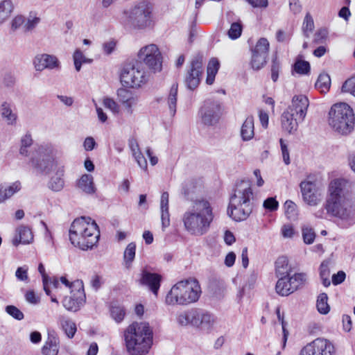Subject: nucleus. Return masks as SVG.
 <instances>
[{
    "label": "nucleus",
    "instance_id": "4d7b16f0",
    "mask_svg": "<svg viewBox=\"0 0 355 355\" xmlns=\"http://www.w3.org/2000/svg\"><path fill=\"white\" fill-rule=\"evenodd\" d=\"M24 23H25V17L23 15H17L12 20L11 28L14 31H15L19 28L23 29Z\"/></svg>",
    "mask_w": 355,
    "mask_h": 355
},
{
    "label": "nucleus",
    "instance_id": "6ab92c4d",
    "mask_svg": "<svg viewBox=\"0 0 355 355\" xmlns=\"http://www.w3.org/2000/svg\"><path fill=\"white\" fill-rule=\"evenodd\" d=\"M309 104V99L306 96L295 95L293 97L291 105L287 110L294 112L295 116L299 117V121H302L306 115Z\"/></svg>",
    "mask_w": 355,
    "mask_h": 355
},
{
    "label": "nucleus",
    "instance_id": "6e6d98bb",
    "mask_svg": "<svg viewBox=\"0 0 355 355\" xmlns=\"http://www.w3.org/2000/svg\"><path fill=\"white\" fill-rule=\"evenodd\" d=\"M263 207L270 211H274L278 209L279 202L276 200L275 198L269 197L264 200Z\"/></svg>",
    "mask_w": 355,
    "mask_h": 355
},
{
    "label": "nucleus",
    "instance_id": "58836bf2",
    "mask_svg": "<svg viewBox=\"0 0 355 355\" xmlns=\"http://www.w3.org/2000/svg\"><path fill=\"white\" fill-rule=\"evenodd\" d=\"M328 296L326 293H320L317 299L316 306L319 313L327 314L329 312L330 307L327 303Z\"/></svg>",
    "mask_w": 355,
    "mask_h": 355
},
{
    "label": "nucleus",
    "instance_id": "72a5a7b5",
    "mask_svg": "<svg viewBox=\"0 0 355 355\" xmlns=\"http://www.w3.org/2000/svg\"><path fill=\"white\" fill-rule=\"evenodd\" d=\"M331 86V78L328 73H320L315 84V87L318 89L321 93H327Z\"/></svg>",
    "mask_w": 355,
    "mask_h": 355
},
{
    "label": "nucleus",
    "instance_id": "0e129e2a",
    "mask_svg": "<svg viewBox=\"0 0 355 355\" xmlns=\"http://www.w3.org/2000/svg\"><path fill=\"white\" fill-rule=\"evenodd\" d=\"M96 145V143L94 139L92 137H86L83 143L84 148L87 151L92 150L95 148Z\"/></svg>",
    "mask_w": 355,
    "mask_h": 355
},
{
    "label": "nucleus",
    "instance_id": "9b49d317",
    "mask_svg": "<svg viewBox=\"0 0 355 355\" xmlns=\"http://www.w3.org/2000/svg\"><path fill=\"white\" fill-rule=\"evenodd\" d=\"M138 58L154 72L161 71L162 57L157 45L153 44L141 48L138 53Z\"/></svg>",
    "mask_w": 355,
    "mask_h": 355
},
{
    "label": "nucleus",
    "instance_id": "37998d69",
    "mask_svg": "<svg viewBox=\"0 0 355 355\" xmlns=\"http://www.w3.org/2000/svg\"><path fill=\"white\" fill-rule=\"evenodd\" d=\"M62 328L68 338H72L77 330L75 322L70 320L62 319L60 320Z\"/></svg>",
    "mask_w": 355,
    "mask_h": 355
},
{
    "label": "nucleus",
    "instance_id": "2f4dec72",
    "mask_svg": "<svg viewBox=\"0 0 355 355\" xmlns=\"http://www.w3.org/2000/svg\"><path fill=\"white\" fill-rule=\"evenodd\" d=\"M288 284H290V279L287 277L279 278L275 286L276 292L282 296H288L293 293L294 291L290 289L291 285L290 286Z\"/></svg>",
    "mask_w": 355,
    "mask_h": 355
},
{
    "label": "nucleus",
    "instance_id": "e433bc0d",
    "mask_svg": "<svg viewBox=\"0 0 355 355\" xmlns=\"http://www.w3.org/2000/svg\"><path fill=\"white\" fill-rule=\"evenodd\" d=\"M110 315L116 322H120L125 315V309L123 306L113 302L110 306Z\"/></svg>",
    "mask_w": 355,
    "mask_h": 355
},
{
    "label": "nucleus",
    "instance_id": "bb28decb",
    "mask_svg": "<svg viewBox=\"0 0 355 355\" xmlns=\"http://www.w3.org/2000/svg\"><path fill=\"white\" fill-rule=\"evenodd\" d=\"M291 272V267L288 264V260L286 257H280L275 261V274L279 278L286 277Z\"/></svg>",
    "mask_w": 355,
    "mask_h": 355
},
{
    "label": "nucleus",
    "instance_id": "aec40b11",
    "mask_svg": "<svg viewBox=\"0 0 355 355\" xmlns=\"http://www.w3.org/2000/svg\"><path fill=\"white\" fill-rule=\"evenodd\" d=\"M214 322V316L210 313L203 310L194 309L193 326L200 327L202 330H209L213 327Z\"/></svg>",
    "mask_w": 355,
    "mask_h": 355
},
{
    "label": "nucleus",
    "instance_id": "de8ad7c7",
    "mask_svg": "<svg viewBox=\"0 0 355 355\" xmlns=\"http://www.w3.org/2000/svg\"><path fill=\"white\" fill-rule=\"evenodd\" d=\"M33 144V139L31 134L27 133L23 136L21 139V146L19 149V153L21 155L27 156L28 147H31Z\"/></svg>",
    "mask_w": 355,
    "mask_h": 355
},
{
    "label": "nucleus",
    "instance_id": "20e7f679",
    "mask_svg": "<svg viewBox=\"0 0 355 355\" xmlns=\"http://www.w3.org/2000/svg\"><path fill=\"white\" fill-rule=\"evenodd\" d=\"M252 198L253 192L250 182L241 180L237 182L230 198L228 215L235 221L247 219L252 211L253 207L250 202Z\"/></svg>",
    "mask_w": 355,
    "mask_h": 355
},
{
    "label": "nucleus",
    "instance_id": "dca6fc26",
    "mask_svg": "<svg viewBox=\"0 0 355 355\" xmlns=\"http://www.w3.org/2000/svg\"><path fill=\"white\" fill-rule=\"evenodd\" d=\"M269 51V42L267 39L262 37L258 40L252 51L251 65L255 70L261 69L267 62Z\"/></svg>",
    "mask_w": 355,
    "mask_h": 355
},
{
    "label": "nucleus",
    "instance_id": "7c9ffc66",
    "mask_svg": "<svg viewBox=\"0 0 355 355\" xmlns=\"http://www.w3.org/2000/svg\"><path fill=\"white\" fill-rule=\"evenodd\" d=\"M13 10L14 5L11 0L0 1V25L10 17Z\"/></svg>",
    "mask_w": 355,
    "mask_h": 355
},
{
    "label": "nucleus",
    "instance_id": "3c124183",
    "mask_svg": "<svg viewBox=\"0 0 355 355\" xmlns=\"http://www.w3.org/2000/svg\"><path fill=\"white\" fill-rule=\"evenodd\" d=\"M276 314L278 318V320L281 322L282 331H283V338H282V347L284 348L286 347V341L288 336V331L286 329V323L284 320V315L281 314L279 307H277L276 309Z\"/></svg>",
    "mask_w": 355,
    "mask_h": 355
},
{
    "label": "nucleus",
    "instance_id": "5701e85b",
    "mask_svg": "<svg viewBox=\"0 0 355 355\" xmlns=\"http://www.w3.org/2000/svg\"><path fill=\"white\" fill-rule=\"evenodd\" d=\"M33 240V234L31 230L24 225H21L16 230L15 237L12 240V244L17 246L19 244H28Z\"/></svg>",
    "mask_w": 355,
    "mask_h": 355
},
{
    "label": "nucleus",
    "instance_id": "bf43d9fd",
    "mask_svg": "<svg viewBox=\"0 0 355 355\" xmlns=\"http://www.w3.org/2000/svg\"><path fill=\"white\" fill-rule=\"evenodd\" d=\"M280 63L277 60V58H274L272 62L271 66V78L274 82H276L279 78V72L280 70Z\"/></svg>",
    "mask_w": 355,
    "mask_h": 355
},
{
    "label": "nucleus",
    "instance_id": "7ed1b4c3",
    "mask_svg": "<svg viewBox=\"0 0 355 355\" xmlns=\"http://www.w3.org/2000/svg\"><path fill=\"white\" fill-rule=\"evenodd\" d=\"M69 240L73 245L83 250L92 249L98 242L100 230L90 217L81 216L73 220L69 230Z\"/></svg>",
    "mask_w": 355,
    "mask_h": 355
},
{
    "label": "nucleus",
    "instance_id": "ddd939ff",
    "mask_svg": "<svg viewBox=\"0 0 355 355\" xmlns=\"http://www.w3.org/2000/svg\"><path fill=\"white\" fill-rule=\"evenodd\" d=\"M219 101L207 99L199 110V115L202 123L205 125H214L218 123L221 112Z\"/></svg>",
    "mask_w": 355,
    "mask_h": 355
},
{
    "label": "nucleus",
    "instance_id": "338daca9",
    "mask_svg": "<svg viewBox=\"0 0 355 355\" xmlns=\"http://www.w3.org/2000/svg\"><path fill=\"white\" fill-rule=\"evenodd\" d=\"M27 268L24 267H19L15 272L16 277L20 281H26L28 279Z\"/></svg>",
    "mask_w": 355,
    "mask_h": 355
},
{
    "label": "nucleus",
    "instance_id": "f704fd0d",
    "mask_svg": "<svg viewBox=\"0 0 355 355\" xmlns=\"http://www.w3.org/2000/svg\"><path fill=\"white\" fill-rule=\"evenodd\" d=\"M1 112L8 125H14L16 123L17 114L12 112L10 104L3 102L1 105Z\"/></svg>",
    "mask_w": 355,
    "mask_h": 355
},
{
    "label": "nucleus",
    "instance_id": "c03bdc74",
    "mask_svg": "<svg viewBox=\"0 0 355 355\" xmlns=\"http://www.w3.org/2000/svg\"><path fill=\"white\" fill-rule=\"evenodd\" d=\"M40 22V18L37 17L35 14L30 12L27 19L25 18V23L23 27L24 33L32 31Z\"/></svg>",
    "mask_w": 355,
    "mask_h": 355
},
{
    "label": "nucleus",
    "instance_id": "a19ab883",
    "mask_svg": "<svg viewBox=\"0 0 355 355\" xmlns=\"http://www.w3.org/2000/svg\"><path fill=\"white\" fill-rule=\"evenodd\" d=\"M306 275L304 273H295L293 276L289 277L290 286L291 285V291H297L305 282Z\"/></svg>",
    "mask_w": 355,
    "mask_h": 355
},
{
    "label": "nucleus",
    "instance_id": "a18cd8bd",
    "mask_svg": "<svg viewBox=\"0 0 355 355\" xmlns=\"http://www.w3.org/2000/svg\"><path fill=\"white\" fill-rule=\"evenodd\" d=\"M285 213L290 220H295L297 216V205L291 200H286L284 203Z\"/></svg>",
    "mask_w": 355,
    "mask_h": 355
},
{
    "label": "nucleus",
    "instance_id": "864d4df0",
    "mask_svg": "<svg viewBox=\"0 0 355 355\" xmlns=\"http://www.w3.org/2000/svg\"><path fill=\"white\" fill-rule=\"evenodd\" d=\"M302 237L306 244H311L315 240V233L312 228L306 227L302 228Z\"/></svg>",
    "mask_w": 355,
    "mask_h": 355
},
{
    "label": "nucleus",
    "instance_id": "13d9d810",
    "mask_svg": "<svg viewBox=\"0 0 355 355\" xmlns=\"http://www.w3.org/2000/svg\"><path fill=\"white\" fill-rule=\"evenodd\" d=\"M341 90L343 92H349L353 94L355 91V77L347 79L343 83Z\"/></svg>",
    "mask_w": 355,
    "mask_h": 355
},
{
    "label": "nucleus",
    "instance_id": "8fccbe9b",
    "mask_svg": "<svg viewBox=\"0 0 355 355\" xmlns=\"http://www.w3.org/2000/svg\"><path fill=\"white\" fill-rule=\"evenodd\" d=\"M63 187L64 180L60 176L58 175L52 177L49 182V189L54 191H60L62 189Z\"/></svg>",
    "mask_w": 355,
    "mask_h": 355
},
{
    "label": "nucleus",
    "instance_id": "5fc2aeb1",
    "mask_svg": "<svg viewBox=\"0 0 355 355\" xmlns=\"http://www.w3.org/2000/svg\"><path fill=\"white\" fill-rule=\"evenodd\" d=\"M20 189V183L19 182H15L12 184L10 185L8 187H3V192L4 197H6V199L10 198L14 193H15L17 191H18Z\"/></svg>",
    "mask_w": 355,
    "mask_h": 355
},
{
    "label": "nucleus",
    "instance_id": "f03ea898",
    "mask_svg": "<svg viewBox=\"0 0 355 355\" xmlns=\"http://www.w3.org/2000/svg\"><path fill=\"white\" fill-rule=\"evenodd\" d=\"M214 218L213 207L205 199H198L182 215L186 231L191 235L202 236L208 232Z\"/></svg>",
    "mask_w": 355,
    "mask_h": 355
},
{
    "label": "nucleus",
    "instance_id": "f3484780",
    "mask_svg": "<svg viewBox=\"0 0 355 355\" xmlns=\"http://www.w3.org/2000/svg\"><path fill=\"white\" fill-rule=\"evenodd\" d=\"M73 286H77V291L75 290L74 292L71 293V296L65 297L62 301V304L68 311L76 312L85 304V294L81 281L77 280Z\"/></svg>",
    "mask_w": 355,
    "mask_h": 355
},
{
    "label": "nucleus",
    "instance_id": "412c9836",
    "mask_svg": "<svg viewBox=\"0 0 355 355\" xmlns=\"http://www.w3.org/2000/svg\"><path fill=\"white\" fill-rule=\"evenodd\" d=\"M162 279V275L157 273L143 270L140 282L142 285L148 286L153 294L157 295Z\"/></svg>",
    "mask_w": 355,
    "mask_h": 355
},
{
    "label": "nucleus",
    "instance_id": "680f3d73",
    "mask_svg": "<svg viewBox=\"0 0 355 355\" xmlns=\"http://www.w3.org/2000/svg\"><path fill=\"white\" fill-rule=\"evenodd\" d=\"M103 103L106 108L110 110L113 113L119 112V105L112 98L106 97L103 99Z\"/></svg>",
    "mask_w": 355,
    "mask_h": 355
},
{
    "label": "nucleus",
    "instance_id": "052dcab7",
    "mask_svg": "<svg viewBox=\"0 0 355 355\" xmlns=\"http://www.w3.org/2000/svg\"><path fill=\"white\" fill-rule=\"evenodd\" d=\"M132 156L134 157L139 167L146 171L148 167L147 161L143 153L141 151H137V153H134Z\"/></svg>",
    "mask_w": 355,
    "mask_h": 355
},
{
    "label": "nucleus",
    "instance_id": "c756f323",
    "mask_svg": "<svg viewBox=\"0 0 355 355\" xmlns=\"http://www.w3.org/2000/svg\"><path fill=\"white\" fill-rule=\"evenodd\" d=\"M78 187L87 194H92L96 191L93 177L89 174H84L81 176L78 182Z\"/></svg>",
    "mask_w": 355,
    "mask_h": 355
},
{
    "label": "nucleus",
    "instance_id": "4c0bfd02",
    "mask_svg": "<svg viewBox=\"0 0 355 355\" xmlns=\"http://www.w3.org/2000/svg\"><path fill=\"white\" fill-rule=\"evenodd\" d=\"M73 59L76 70L79 71L82 64L92 62V59L87 58L80 49H76L73 55Z\"/></svg>",
    "mask_w": 355,
    "mask_h": 355
},
{
    "label": "nucleus",
    "instance_id": "79ce46f5",
    "mask_svg": "<svg viewBox=\"0 0 355 355\" xmlns=\"http://www.w3.org/2000/svg\"><path fill=\"white\" fill-rule=\"evenodd\" d=\"M330 270L329 268V261H324L322 262L320 266V276L322 282V284L327 287L331 284L329 280Z\"/></svg>",
    "mask_w": 355,
    "mask_h": 355
},
{
    "label": "nucleus",
    "instance_id": "c85d7f7f",
    "mask_svg": "<svg viewBox=\"0 0 355 355\" xmlns=\"http://www.w3.org/2000/svg\"><path fill=\"white\" fill-rule=\"evenodd\" d=\"M117 96L119 101L130 110L132 105L137 103V98L127 89L120 88L117 90Z\"/></svg>",
    "mask_w": 355,
    "mask_h": 355
},
{
    "label": "nucleus",
    "instance_id": "09e8293b",
    "mask_svg": "<svg viewBox=\"0 0 355 355\" xmlns=\"http://www.w3.org/2000/svg\"><path fill=\"white\" fill-rule=\"evenodd\" d=\"M314 28V22L313 17L310 13H306L302 26L304 34L306 37H309V33L312 32Z\"/></svg>",
    "mask_w": 355,
    "mask_h": 355
},
{
    "label": "nucleus",
    "instance_id": "0eeeda50",
    "mask_svg": "<svg viewBox=\"0 0 355 355\" xmlns=\"http://www.w3.org/2000/svg\"><path fill=\"white\" fill-rule=\"evenodd\" d=\"M329 124L336 132L347 135L354 130V114L348 104H334L329 112Z\"/></svg>",
    "mask_w": 355,
    "mask_h": 355
},
{
    "label": "nucleus",
    "instance_id": "f257e3e1",
    "mask_svg": "<svg viewBox=\"0 0 355 355\" xmlns=\"http://www.w3.org/2000/svg\"><path fill=\"white\" fill-rule=\"evenodd\" d=\"M345 185V181L340 179L330 183L324 207L328 215L338 218L345 227H349L355 224V203L346 197Z\"/></svg>",
    "mask_w": 355,
    "mask_h": 355
},
{
    "label": "nucleus",
    "instance_id": "f8f14e48",
    "mask_svg": "<svg viewBox=\"0 0 355 355\" xmlns=\"http://www.w3.org/2000/svg\"><path fill=\"white\" fill-rule=\"evenodd\" d=\"M203 64L202 54L198 53L193 56L184 78V83L188 89L193 90L200 84L204 71Z\"/></svg>",
    "mask_w": 355,
    "mask_h": 355
},
{
    "label": "nucleus",
    "instance_id": "39448f33",
    "mask_svg": "<svg viewBox=\"0 0 355 355\" xmlns=\"http://www.w3.org/2000/svg\"><path fill=\"white\" fill-rule=\"evenodd\" d=\"M124 338L130 355H144L150 347L153 333L148 323L133 322L125 329Z\"/></svg>",
    "mask_w": 355,
    "mask_h": 355
},
{
    "label": "nucleus",
    "instance_id": "c9c22d12",
    "mask_svg": "<svg viewBox=\"0 0 355 355\" xmlns=\"http://www.w3.org/2000/svg\"><path fill=\"white\" fill-rule=\"evenodd\" d=\"M136 245L135 243H130L123 253V259L125 266L129 268L131 266L132 262L133 261L135 257Z\"/></svg>",
    "mask_w": 355,
    "mask_h": 355
},
{
    "label": "nucleus",
    "instance_id": "393cba45",
    "mask_svg": "<svg viewBox=\"0 0 355 355\" xmlns=\"http://www.w3.org/2000/svg\"><path fill=\"white\" fill-rule=\"evenodd\" d=\"M168 193L163 192L160 199L161 220L162 228L164 229L170 225V214L168 211Z\"/></svg>",
    "mask_w": 355,
    "mask_h": 355
},
{
    "label": "nucleus",
    "instance_id": "e2e57ef3",
    "mask_svg": "<svg viewBox=\"0 0 355 355\" xmlns=\"http://www.w3.org/2000/svg\"><path fill=\"white\" fill-rule=\"evenodd\" d=\"M220 67V63L217 58H212L207 65V73H211L216 74Z\"/></svg>",
    "mask_w": 355,
    "mask_h": 355
},
{
    "label": "nucleus",
    "instance_id": "6e6552de",
    "mask_svg": "<svg viewBox=\"0 0 355 355\" xmlns=\"http://www.w3.org/2000/svg\"><path fill=\"white\" fill-rule=\"evenodd\" d=\"M153 8L150 3L141 1L130 10L123 11V23L135 29H144L153 23Z\"/></svg>",
    "mask_w": 355,
    "mask_h": 355
},
{
    "label": "nucleus",
    "instance_id": "cd10ccee",
    "mask_svg": "<svg viewBox=\"0 0 355 355\" xmlns=\"http://www.w3.org/2000/svg\"><path fill=\"white\" fill-rule=\"evenodd\" d=\"M254 135V119L252 116H248L241 128V136L243 141L251 140Z\"/></svg>",
    "mask_w": 355,
    "mask_h": 355
},
{
    "label": "nucleus",
    "instance_id": "ea45409f",
    "mask_svg": "<svg viewBox=\"0 0 355 355\" xmlns=\"http://www.w3.org/2000/svg\"><path fill=\"white\" fill-rule=\"evenodd\" d=\"M310 69L309 62L305 60H297L293 66V71L300 75H308Z\"/></svg>",
    "mask_w": 355,
    "mask_h": 355
},
{
    "label": "nucleus",
    "instance_id": "9d476101",
    "mask_svg": "<svg viewBox=\"0 0 355 355\" xmlns=\"http://www.w3.org/2000/svg\"><path fill=\"white\" fill-rule=\"evenodd\" d=\"M33 166L42 173H49L54 166L53 148L49 146H40L36 155L31 158Z\"/></svg>",
    "mask_w": 355,
    "mask_h": 355
},
{
    "label": "nucleus",
    "instance_id": "a211bd4d",
    "mask_svg": "<svg viewBox=\"0 0 355 355\" xmlns=\"http://www.w3.org/2000/svg\"><path fill=\"white\" fill-rule=\"evenodd\" d=\"M35 71H42L44 69L60 70L61 68L60 62L54 55L47 53L37 54L33 60Z\"/></svg>",
    "mask_w": 355,
    "mask_h": 355
},
{
    "label": "nucleus",
    "instance_id": "49530a36",
    "mask_svg": "<svg viewBox=\"0 0 355 355\" xmlns=\"http://www.w3.org/2000/svg\"><path fill=\"white\" fill-rule=\"evenodd\" d=\"M193 321H194V309L181 313L178 316V322L182 326L189 324L193 325Z\"/></svg>",
    "mask_w": 355,
    "mask_h": 355
},
{
    "label": "nucleus",
    "instance_id": "a878e982",
    "mask_svg": "<svg viewBox=\"0 0 355 355\" xmlns=\"http://www.w3.org/2000/svg\"><path fill=\"white\" fill-rule=\"evenodd\" d=\"M59 350V338L54 334H49L47 340L42 347L44 355H57Z\"/></svg>",
    "mask_w": 355,
    "mask_h": 355
},
{
    "label": "nucleus",
    "instance_id": "603ef678",
    "mask_svg": "<svg viewBox=\"0 0 355 355\" xmlns=\"http://www.w3.org/2000/svg\"><path fill=\"white\" fill-rule=\"evenodd\" d=\"M5 310L8 315L17 320H21L24 318V313L14 305L6 306Z\"/></svg>",
    "mask_w": 355,
    "mask_h": 355
},
{
    "label": "nucleus",
    "instance_id": "1a4fd4ad",
    "mask_svg": "<svg viewBox=\"0 0 355 355\" xmlns=\"http://www.w3.org/2000/svg\"><path fill=\"white\" fill-rule=\"evenodd\" d=\"M142 62L133 61L126 64L121 73V80L127 87H139L146 81Z\"/></svg>",
    "mask_w": 355,
    "mask_h": 355
},
{
    "label": "nucleus",
    "instance_id": "423d86ee",
    "mask_svg": "<svg viewBox=\"0 0 355 355\" xmlns=\"http://www.w3.org/2000/svg\"><path fill=\"white\" fill-rule=\"evenodd\" d=\"M201 294L196 279L189 278L176 283L167 293L165 302L168 305H187L198 300Z\"/></svg>",
    "mask_w": 355,
    "mask_h": 355
},
{
    "label": "nucleus",
    "instance_id": "4be33fe9",
    "mask_svg": "<svg viewBox=\"0 0 355 355\" xmlns=\"http://www.w3.org/2000/svg\"><path fill=\"white\" fill-rule=\"evenodd\" d=\"M227 19L230 24V28L227 31L228 37L232 40L238 39L243 31V24L241 19L236 18L234 14L231 12L227 14Z\"/></svg>",
    "mask_w": 355,
    "mask_h": 355
},
{
    "label": "nucleus",
    "instance_id": "69168bd1",
    "mask_svg": "<svg viewBox=\"0 0 355 355\" xmlns=\"http://www.w3.org/2000/svg\"><path fill=\"white\" fill-rule=\"evenodd\" d=\"M345 277L346 275L343 271H338L336 274L333 275L332 282L334 285L340 284L345 281Z\"/></svg>",
    "mask_w": 355,
    "mask_h": 355
},
{
    "label": "nucleus",
    "instance_id": "473e14b6",
    "mask_svg": "<svg viewBox=\"0 0 355 355\" xmlns=\"http://www.w3.org/2000/svg\"><path fill=\"white\" fill-rule=\"evenodd\" d=\"M178 88V83H173L170 89L169 94L168 96V105L170 114L172 116H174L176 113Z\"/></svg>",
    "mask_w": 355,
    "mask_h": 355
},
{
    "label": "nucleus",
    "instance_id": "4468645a",
    "mask_svg": "<svg viewBox=\"0 0 355 355\" xmlns=\"http://www.w3.org/2000/svg\"><path fill=\"white\" fill-rule=\"evenodd\" d=\"M300 187L304 202L313 207L320 203L322 199V189L315 181H302Z\"/></svg>",
    "mask_w": 355,
    "mask_h": 355
},
{
    "label": "nucleus",
    "instance_id": "2eb2a0df",
    "mask_svg": "<svg viewBox=\"0 0 355 355\" xmlns=\"http://www.w3.org/2000/svg\"><path fill=\"white\" fill-rule=\"evenodd\" d=\"M334 345L329 340L318 338L305 345L300 355H334Z\"/></svg>",
    "mask_w": 355,
    "mask_h": 355
},
{
    "label": "nucleus",
    "instance_id": "b1692460",
    "mask_svg": "<svg viewBox=\"0 0 355 355\" xmlns=\"http://www.w3.org/2000/svg\"><path fill=\"white\" fill-rule=\"evenodd\" d=\"M299 117L295 116L294 112H291L289 110H285L282 114V128L289 133L296 131L298 127Z\"/></svg>",
    "mask_w": 355,
    "mask_h": 355
},
{
    "label": "nucleus",
    "instance_id": "774afa93",
    "mask_svg": "<svg viewBox=\"0 0 355 355\" xmlns=\"http://www.w3.org/2000/svg\"><path fill=\"white\" fill-rule=\"evenodd\" d=\"M289 6L291 10L294 14L300 13L302 10V5L299 0H291Z\"/></svg>",
    "mask_w": 355,
    "mask_h": 355
}]
</instances>
